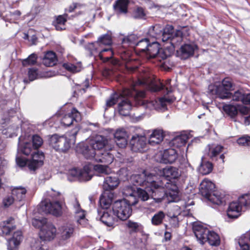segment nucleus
I'll return each instance as SVG.
<instances>
[{"label":"nucleus","mask_w":250,"mask_h":250,"mask_svg":"<svg viewBox=\"0 0 250 250\" xmlns=\"http://www.w3.org/2000/svg\"><path fill=\"white\" fill-rule=\"evenodd\" d=\"M114 138L117 146L121 148H125L127 145L128 134L124 128L117 129L115 132Z\"/></svg>","instance_id":"nucleus-20"},{"label":"nucleus","mask_w":250,"mask_h":250,"mask_svg":"<svg viewBox=\"0 0 250 250\" xmlns=\"http://www.w3.org/2000/svg\"><path fill=\"white\" fill-rule=\"evenodd\" d=\"M156 182H153L152 186H149L151 191V196L156 202H161L166 197V187H161L160 186V181L157 177Z\"/></svg>","instance_id":"nucleus-15"},{"label":"nucleus","mask_w":250,"mask_h":250,"mask_svg":"<svg viewBox=\"0 0 250 250\" xmlns=\"http://www.w3.org/2000/svg\"><path fill=\"white\" fill-rule=\"evenodd\" d=\"M22 236L21 231H15L12 237L8 241V250H18L22 241Z\"/></svg>","instance_id":"nucleus-25"},{"label":"nucleus","mask_w":250,"mask_h":250,"mask_svg":"<svg viewBox=\"0 0 250 250\" xmlns=\"http://www.w3.org/2000/svg\"><path fill=\"white\" fill-rule=\"evenodd\" d=\"M177 158L178 154L176 150L173 148H169L159 152L157 154L156 160L160 163H172Z\"/></svg>","instance_id":"nucleus-14"},{"label":"nucleus","mask_w":250,"mask_h":250,"mask_svg":"<svg viewBox=\"0 0 250 250\" xmlns=\"http://www.w3.org/2000/svg\"><path fill=\"white\" fill-rule=\"evenodd\" d=\"M60 138L61 136H59L57 134L53 135L49 137V139L48 140L49 144L55 150L59 144V141H60Z\"/></svg>","instance_id":"nucleus-62"},{"label":"nucleus","mask_w":250,"mask_h":250,"mask_svg":"<svg viewBox=\"0 0 250 250\" xmlns=\"http://www.w3.org/2000/svg\"><path fill=\"white\" fill-rule=\"evenodd\" d=\"M28 79H24L23 82L25 83H28L38 78L37 70L34 68H30L28 72Z\"/></svg>","instance_id":"nucleus-61"},{"label":"nucleus","mask_w":250,"mask_h":250,"mask_svg":"<svg viewBox=\"0 0 250 250\" xmlns=\"http://www.w3.org/2000/svg\"><path fill=\"white\" fill-rule=\"evenodd\" d=\"M74 229V225L70 223H66L61 226L59 229V233L61 239L66 240L71 237Z\"/></svg>","instance_id":"nucleus-22"},{"label":"nucleus","mask_w":250,"mask_h":250,"mask_svg":"<svg viewBox=\"0 0 250 250\" xmlns=\"http://www.w3.org/2000/svg\"><path fill=\"white\" fill-rule=\"evenodd\" d=\"M101 216V221L107 226H112L115 221V218L112 215L111 210L107 209L104 210Z\"/></svg>","instance_id":"nucleus-38"},{"label":"nucleus","mask_w":250,"mask_h":250,"mask_svg":"<svg viewBox=\"0 0 250 250\" xmlns=\"http://www.w3.org/2000/svg\"><path fill=\"white\" fill-rule=\"evenodd\" d=\"M93 158L96 162L104 163L106 165L110 164L114 160L113 155L108 151H100Z\"/></svg>","instance_id":"nucleus-28"},{"label":"nucleus","mask_w":250,"mask_h":250,"mask_svg":"<svg viewBox=\"0 0 250 250\" xmlns=\"http://www.w3.org/2000/svg\"><path fill=\"white\" fill-rule=\"evenodd\" d=\"M169 55L167 50L160 48V45L157 42H153L149 44L143 57L147 59L156 58L158 61H161L166 59Z\"/></svg>","instance_id":"nucleus-8"},{"label":"nucleus","mask_w":250,"mask_h":250,"mask_svg":"<svg viewBox=\"0 0 250 250\" xmlns=\"http://www.w3.org/2000/svg\"><path fill=\"white\" fill-rule=\"evenodd\" d=\"M149 44L147 39L141 40L136 44L134 47L135 51L137 53L143 57L144 53L146 52Z\"/></svg>","instance_id":"nucleus-40"},{"label":"nucleus","mask_w":250,"mask_h":250,"mask_svg":"<svg viewBox=\"0 0 250 250\" xmlns=\"http://www.w3.org/2000/svg\"><path fill=\"white\" fill-rule=\"evenodd\" d=\"M164 137L163 130L155 129L150 134L148 143L150 145L155 146L160 144L163 140Z\"/></svg>","instance_id":"nucleus-34"},{"label":"nucleus","mask_w":250,"mask_h":250,"mask_svg":"<svg viewBox=\"0 0 250 250\" xmlns=\"http://www.w3.org/2000/svg\"><path fill=\"white\" fill-rule=\"evenodd\" d=\"M145 189H142L141 188H137V193L136 194L138 195V197L140 198L143 201H146L148 199L149 195H151L150 193H151V191L150 190V188L149 187L147 188V186H145Z\"/></svg>","instance_id":"nucleus-48"},{"label":"nucleus","mask_w":250,"mask_h":250,"mask_svg":"<svg viewBox=\"0 0 250 250\" xmlns=\"http://www.w3.org/2000/svg\"><path fill=\"white\" fill-rule=\"evenodd\" d=\"M92 168L91 165H85L82 169H80L79 180L81 182L90 180L93 176Z\"/></svg>","instance_id":"nucleus-36"},{"label":"nucleus","mask_w":250,"mask_h":250,"mask_svg":"<svg viewBox=\"0 0 250 250\" xmlns=\"http://www.w3.org/2000/svg\"><path fill=\"white\" fill-rule=\"evenodd\" d=\"M73 207L75 210V218L78 223L85 226L87 222V220L85 218V211L81 208L80 204L76 198L74 199Z\"/></svg>","instance_id":"nucleus-21"},{"label":"nucleus","mask_w":250,"mask_h":250,"mask_svg":"<svg viewBox=\"0 0 250 250\" xmlns=\"http://www.w3.org/2000/svg\"><path fill=\"white\" fill-rule=\"evenodd\" d=\"M79 130V128L76 126L70 132H67L64 136H61L59 144L56 150L65 152L74 144L76 141V136Z\"/></svg>","instance_id":"nucleus-7"},{"label":"nucleus","mask_w":250,"mask_h":250,"mask_svg":"<svg viewBox=\"0 0 250 250\" xmlns=\"http://www.w3.org/2000/svg\"><path fill=\"white\" fill-rule=\"evenodd\" d=\"M15 221L13 217H10L0 223V227L3 234L8 235L16 229Z\"/></svg>","instance_id":"nucleus-30"},{"label":"nucleus","mask_w":250,"mask_h":250,"mask_svg":"<svg viewBox=\"0 0 250 250\" xmlns=\"http://www.w3.org/2000/svg\"><path fill=\"white\" fill-rule=\"evenodd\" d=\"M37 56L35 54H32L27 59L23 60L22 64L24 66L33 65L36 62Z\"/></svg>","instance_id":"nucleus-64"},{"label":"nucleus","mask_w":250,"mask_h":250,"mask_svg":"<svg viewBox=\"0 0 250 250\" xmlns=\"http://www.w3.org/2000/svg\"><path fill=\"white\" fill-rule=\"evenodd\" d=\"M224 111L231 117H235L238 113L237 108L231 104H225L223 106Z\"/></svg>","instance_id":"nucleus-53"},{"label":"nucleus","mask_w":250,"mask_h":250,"mask_svg":"<svg viewBox=\"0 0 250 250\" xmlns=\"http://www.w3.org/2000/svg\"><path fill=\"white\" fill-rule=\"evenodd\" d=\"M206 239H207V242H208L211 246H217L220 243L219 236L213 231L209 230Z\"/></svg>","instance_id":"nucleus-46"},{"label":"nucleus","mask_w":250,"mask_h":250,"mask_svg":"<svg viewBox=\"0 0 250 250\" xmlns=\"http://www.w3.org/2000/svg\"><path fill=\"white\" fill-rule=\"evenodd\" d=\"M80 169L76 168H73L69 169L67 172L68 178L69 180L72 181L73 179L79 180Z\"/></svg>","instance_id":"nucleus-60"},{"label":"nucleus","mask_w":250,"mask_h":250,"mask_svg":"<svg viewBox=\"0 0 250 250\" xmlns=\"http://www.w3.org/2000/svg\"><path fill=\"white\" fill-rule=\"evenodd\" d=\"M32 144L34 149H36L42 145L43 140L39 135H34L32 137Z\"/></svg>","instance_id":"nucleus-63"},{"label":"nucleus","mask_w":250,"mask_h":250,"mask_svg":"<svg viewBox=\"0 0 250 250\" xmlns=\"http://www.w3.org/2000/svg\"><path fill=\"white\" fill-rule=\"evenodd\" d=\"M92 168L94 172L98 176L108 175L111 172V169L106 165H95Z\"/></svg>","instance_id":"nucleus-43"},{"label":"nucleus","mask_w":250,"mask_h":250,"mask_svg":"<svg viewBox=\"0 0 250 250\" xmlns=\"http://www.w3.org/2000/svg\"><path fill=\"white\" fill-rule=\"evenodd\" d=\"M165 217V213L162 211H159L152 217L151 223L153 225L155 226L159 225L162 223Z\"/></svg>","instance_id":"nucleus-52"},{"label":"nucleus","mask_w":250,"mask_h":250,"mask_svg":"<svg viewBox=\"0 0 250 250\" xmlns=\"http://www.w3.org/2000/svg\"><path fill=\"white\" fill-rule=\"evenodd\" d=\"M136 188L130 186H126L123 189V193L126 197L133 198L136 196L137 191Z\"/></svg>","instance_id":"nucleus-57"},{"label":"nucleus","mask_w":250,"mask_h":250,"mask_svg":"<svg viewBox=\"0 0 250 250\" xmlns=\"http://www.w3.org/2000/svg\"><path fill=\"white\" fill-rule=\"evenodd\" d=\"M197 46L193 44H186L181 47V51L182 55L185 57H188L193 54Z\"/></svg>","instance_id":"nucleus-45"},{"label":"nucleus","mask_w":250,"mask_h":250,"mask_svg":"<svg viewBox=\"0 0 250 250\" xmlns=\"http://www.w3.org/2000/svg\"><path fill=\"white\" fill-rule=\"evenodd\" d=\"M146 95L145 92L143 91H138L135 87L131 89L125 88L121 94L114 93L106 102V106L109 107L114 105L117 102L121 101L123 97L134 96L135 100L139 105H143L144 107L151 109H164L167 105L172 103V98L163 97L154 101H148L142 99Z\"/></svg>","instance_id":"nucleus-1"},{"label":"nucleus","mask_w":250,"mask_h":250,"mask_svg":"<svg viewBox=\"0 0 250 250\" xmlns=\"http://www.w3.org/2000/svg\"><path fill=\"white\" fill-rule=\"evenodd\" d=\"M232 101L241 102L243 104H250V93H244L242 90H237L232 95Z\"/></svg>","instance_id":"nucleus-32"},{"label":"nucleus","mask_w":250,"mask_h":250,"mask_svg":"<svg viewBox=\"0 0 250 250\" xmlns=\"http://www.w3.org/2000/svg\"><path fill=\"white\" fill-rule=\"evenodd\" d=\"M117 52L120 55L121 59L126 63H128L132 61V59L130 58V53L126 50V48H124L121 46H120L117 50Z\"/></svg>","instance_id":"nucleus-51"},{"label":"nucleus","mask_w":250,"mask_h":250,"mask_svg":"<svg viewBox=\"0 0 250 250\" xmlns=\"http://www.w3.org/2000/svg\"><path fill=\"white\" fill-rule=\"evenodd\" d=\"M128 0H117L114 4V8L118 14H125L127 12Z\"/></svg>","instance_id":"nucleus-37"},{"label":"nucleus","mask_w":250,"mask_h":250,"mask_svg":"<svg viewBox=\"0 0 250 250\" xmlns=\"http://www.w3.org/2000/svg\"><path fill=\"white\" fill-rule=\"evenodd\" d=\"M44 155L42 152L37 151L32 154V160L28 162V167L30 170H35L43 163Z\"/></svg>","instance_id":"nucleus-23"},{"label":"nucleus","mask_w":250,"mask_h":250,"mask_svg":"<svg viewBox=\"0 0 250 250\" xmlns=\"http://www.w3.org/2000/svg\"><path fill=\"white\" fill-rule=\"evenodd\" d=\"M65 15L59 16L53 22V25L57 30H62L65 29V23L66 21Z\"/></svg>","instance_id":"nucleus-50"},{"label":"nucleus","mask_w":250,"mask_h":250,"mask_svg":"<svg viewBox=\"0 0 250 250\" xmlns=\"http://www.w3.org/2000/svg\"><path fill=\"white\" fill-rule=\"evenodd\" d=\"M193 230L197 241L201 244L207 242L206 239L208 237L209 230L203 225L198 223L195 224L193 226Z\"/></svg>","instance_id":"nucleus-16"},{"label":"nucleus","mask_w":250,"mask_h":250,"mask_svg":"<svg viewBox=\"0 0 250 250\" xmlns=\"http://www.w3.org/2000/svg\"><path fill=\"white\" fill-rule=\"evenodd\" d=\"M131 106L130 101L126 97H123L118 104L119 113L123 116L128 115Z\"/></svg>","instance_id":"nucleus-31"},{"label":"nucleus","mask_w":250,"mask_h":250,"mask_svg":"<svg viewBox=\"0 0 250 250\" xmlns=\"http://www.w3.org/2000/svg\"><path fill=\"white\" fill-rule=\"evenodd\" d=\"M63 66L68 71L75 73L81 71L82 66L80 63H78L76 65L71 63H65L63 64Z\"/></svg>","instance_id":"nucleus-56"},{"label":"nucleus","mask_w":250,"mask_h":250,"mask_svg":"<svg viewBox=\"0 0 250 250\" xmlns=\"http://www.w3.org/2000/svg\"><path fill=\"white\" fill-rule=\"evenodd\" d=\"M239 205L246 208H250V194H247L240 197L238 200Z\"/></svg>","instance_id":"nucleus-54"},{"label":"nucleus","mask_w":250,"mask_h":250,"mask_svg":"<svg viewBox=\"0 0 250 250\" xmlns=\"http://www.w3.org/2000/svg\"><path fill=\"white\" fill-rule=\"evenodd\" d=\"M112 39L110 35L105 34L100 36L97 42L89 43L87 45L88 48L90 50L91 53L99 52V56L104 62H108L113 56V51L110 48L101 50L103 45H110L112 44Z\"/></svg>","instance_id":"nucleus-3"},{"label":"nucleus","mask_w":250,"mask_h":250,"mask_svg":"<svg viewBox=\"0 0 250 250\" xmlns=\"http://www.w3.org/2000/svg\"><path fill=\"white\" fill-rule=\"evenodd\" d=\"M56 54L52 51L47 52L44 55L42 63L46 66H52L57 62Z\"/></svg>","instance_id":"nucleus-39"},{"label":"nucleus","mask_w":250,"mask_h":250,"mask_svg":"<svg viewBox=\"0 0 250 250\" xmlns=\"http://www.w3.org/2000/svg\"><path fill=\"white\" fill-rule=\"evenodd\" d=\"M33 146H32L31 143H26L23 146L19 147V151L25 155H28L31 153Z\"/></svg>","instance_id":"nucleus-59"},{"label":"nucleus","mask_w":250,"mask_h":250,"mask_svg":"<svg viewBox=\"0 0 250 250\" xmlns=\"http://www.w3.org/2000/svg\"><path fill=\"white\" fill-rule=\"evenodd\" d=\"M215 188V185L210 180L205 179L200 186V192L206 198L211 193Z\"/></svg>","instance_id":"nucleus-26"},{"label":"nucleus","mask_w":250,"mask_h":250,"mask_svg":"<svg viewBox=\"0 0 250 250\" xmlns=\"http://www.w3.org/2000/svg\"><path fill=\"white\" fill-rule=\"evenodd\" d=\"M180 213V208L178 206L173 207L171 210L168 212L167 215L169 218V221L171 227L176 228L179 226L178 216Z\"/></svg>","instance_id":"nucleus-29"},{"label":"nucleus","mask_w":250,"mask_h":250,"mask_svg":"<svg viewBox=\"0 0 250 250\" xmlns=\"http://www.w3.org/2000/svg\"><path fill=\"white\" fill-rule=\"evenodd\" d=\"M162 40L164 42L169 41L170 44L175 48L183 41L182 33L180 30L174 31L172 26L167 25L164 29Z\"/></svg>","instance_id":"nucleus-6"},{"label":"nucleus","mask_w":250,"mask_h":250,"mask_svg":"<svg viewBox=\"0 0 250 250\" xmlns=\"http://www.w3.org/2000/svg\"><path fill=\"white\" fill-rule=\"evenodd\" d=\"M137 37L134 34L130 35L122 40V45L124 48H127L129 46L134 47L137 43Z\"/></svg>","instance_id":"nucleus-44"},{"label":"nucleus","mask_w":250,"mask_h":250,"mask_svg":"<svg viewBox=\"0 0 250 250\" xmlns=\"http://www.w3.org/2000/svg\"><path fill=\"white\" fill-rule=\"evenodd\" d=\"M81 120L80 113L75 108L72 109L71 111L64 115L62 120L61 124L64 126H69L72 125L74 122H78Z\"/></svg>","instance_id":"nucleus-17"},{"label":"nucleus","mask_w":250,"mask_h":250,"mask_svg":"<svg viewBox=\"0 0 250 250\" xmlns=\"http://www.w3.org/2000/svg\"><path fill=\"white\" fill-rule=\"evenodd\" d=\"M125 225L130 232H136L139 231L141 225L137 222L130 220L128 221Z\"/></svg>","instance_id":"nucleus-58"},{"label":"nucleus","mask_w":250,"mask_h":250,"mask_svg":"<svg viewBox=\"0 0 250 250\" xmlns=\"http://www.w3.org/2000/svg\"><path fill=\"white\" fill-rule=\"evenodd\" d=\"M114 198V194L111 191H105L99 200L100 206L103 209H108Z\"/></svg>","instance_id":"nucleus-27"},{"label":"nucleus","mask_w":250,"mask_h":250,"mask_svg":"<svg viewBox=\"0 0 250 250\" xmlns=\"http://www.w3.org/2000/svg\"><path fill=\"white\" fill-rule=\"evenodd\" d=\"M32 250H47V247L43 241L35 240L31 245Z\"/></svg>","instance_id":"nucleus-55"},{"label":"nucleus","mask_w":250,"mask_h":250,"mask_svg":"<svg viewBox=\"0 0 250 250\" xmlns=\"http://www.w3.org/2000/svg\"><path fill=\"white\" fill-rule=\"evenodd\" d=\"M131 149L134 152H144L147 150V140L144 134H135L129 142Z\"/></svg>","instance_id":"nucleus-11"},{"label":"nucleus","mask_w":250,"mask_h":250,"mask_svg":"<svg viewBox=\"0 0 250 250\" xmlns=\"http://www.w3.org/2000/svg\"><path fill=\"white\" fill-rule=\"evenodd\" d=\"M208 155L212 159L215 158L224 149L223 146L216 144L208 145Z\"/></svg>","instance_id":"nucleus-42"},{"label":"nucleus","mask_w":250,"mask_h":250,"mask_svg":"<svg viewBox=\"0 0 250 250\" xmlns=\"http://www.w3.org/2000/svg\"><path fill=\"white\" fill-rule=\"evenodd\" d=\"M163 184L160 185L161 187H166V198L168 202H175L178 196V191L177 186L172 184L169 180L164 178L162 180Z\"/></svg>","instance_id":"nucleus-13"},{"label":"nucleus","mask_w":250,"mask_h":250,"mask_svg":"<svg viewBox=\"0 0 250 250\" xmlns=\"http://www.w3.org/2000/svg\"><path fill=\"white\" fill-rule=\"evenodd\" d=\"M188 139V136L186 134H181L175 137L171 140V144L177 147H180L184 146L187 140Z\"/></svg>","instance_id":"nucleus-41"},{"label":"nucleus","mask_w":250,"mask_h":250,"mask_svg":"<svg viewBox=\"0 0 250 250\" xmlns=\"http://www.w3.org/2000/svg\"><path fill=\"white\" fill-rule=\"evenodd\" d=\"M39 212L45 214L50 213L56 216H61L62 214V207L58 201L51 202L47 200L42 201L39 208Z\"/></svg>","instance_id":"nucleus-10"},{"label":"nucleus","mask_w":250,"mask_h":250,"mask_svg":"<svg viewBox=\"0 0 250 250\" xmlns=\"http://www.w3.org/2000/svg\"><path fill=\"white\" fill-rule=\"evenodd\" d=\"M206 198L213 204L217 205H223L225 203L224 195L218 191L214 190Z\"/></svg>","instance_id":"nucleus-35"},{"label":"nucleus","mask_w":250,"mask_h":250,"mask_svg":"<svg viewBox=\"0 0 250 250\" xmlns=\"http://www.w3.org/2000/svg\"><path fill=\"white\" fill-rule=\"evenodd\" d=\"M129 199H123L114 202L113 205L112 210L115 215L122 220H126L131 215L132 208L131 204H135Z\"/></svg>","instance_id":"nucleus-5"},{"label":"nucleus","mask_w":250,"mask_h":250,"mask_svg":"<svg viewBox=\"0 0 250 250\" xmlns=\"http://www.w3.org/2000/svg\"><path fill=\"white\" fill-rule=\"evenodd\" d=\"M157 176L151 173L144 171L141 174H134L130 177V182L135 186H152L153 182H156Z\"/></svg>","instance_id":"nucleus-9"},{"label":"nucleus","mask_w":250,"mask_h":250,"mask_svg":"<svg viewBox=\"0 0 250 250\" xmlns=\"http://www.w3.org/2000/svg\"><path fill=\"white\" fill-rule=\"evenodd\" d=\"M119 184L118 178L116 176L106 177L103 184V188L105 191H110L116 188Z\"/></svg>","instance_id":"nucleus-33"},{"label":"nucleus","mask_w":250,"mask_h":250,"mask_svg":"<svg viewBox=\"0 0 250 250\" xmlns=\"http://www.w3.org/2000/svg\"><path fill=\"white\" fill-rule=\"evenodd\" d=\"M108 140L102 135H96L89 140L88 145L80 144L77 147V151L82 153L87 159H92L96 155V151H101L104 148H108Z\"/></svg>","instance_id":"nucleus-2"},{"label":"nucleus","mask_w":250,"mask_h":250,"mask_svg":"<svg viewBox=\"0 0 250 250\" xmlns=\"http://www.w3.org/2000/svg\"><path fill=\"white\" fill-rule=\"evenodd\" d=\"M56 231V229L53 224L47 222L41 229L40 237L44 240L49 241L55 237Z\"/></svg>","instance_id":"nucleus-19"},{"label":"nucleus","mask_w":250,"mask_h":250,"mask_svg":"<svg viewBox=\"0 0 250 250\" xmlns=\"http://www.w3.org/2000/svg\"><path fill=\"white\" fill-rule=\"evenodd\" d=\"M170 82L171 80H167L166 81L165 84L161 82L158 84H156L151 80H147L146 78H144L143 81L139 80L137 84L139 85L145 84L147 88L153 91H157L162 89H166L167 92L168 94L172 90Z\"/></svg>","instance_id":"nucleus-12"},{"label":"nucleus","mask_w":250,"mask_h":250,"mask_svg":"<svg viewBox=\"0 0 250 250\" xmlns=\"http://www.w3.org/2000/svg\"><path fill=\"white\" fill-rule=\"evenodd\" d=\"M212 168L213 166L211 163L202 160L198 168V171L203 175H207L211 172Z\"/></svg>","instance_id":"nucleus-47"},{"label":"nucleus","mask_w":250,"mask_h":250,"mask_svg":"<svg viewBox=\"0 0 250 250\" xmlns=\"http://www.w3.org/2000/svg\"><path fill=\"white\" fill-rule=\"evenodd\" d=\"M159 175L160 178H158V180L160 181V185H162L163 184V182H162V180L164 178L170 181L169 179V178L176 179L178 178L180 174L176 167H167L160 170ZM170 182L171 183V182Z\"/></svg>","instance_id":"nucleus-18"},{"label":"nucleus","mask_w":250,"mask_h":250,"mask_svg":"<svg viewBox=\"0 0 250 250\" xmlns=\"http://www.w3.org/2000/svg\"><path fill=\"white\" fill-rule=\"evenodd\" d=\"M232 84L229 79H224L221 83L216 82L208 85V92L221 99H232Z\"/></svg>","instance_id":"nucleus-4"},{"label":"nucleus","mask_w":250,"mask_h":250,"mask_svg":"<svg viewBox=\"0 0 250 250\" xmlns=\"http://www.w3.org/2000/svg\"><path fill=\"white\" fill-rule=\"evenodd\" d=\"M242 210V206L237 201L232 202L229 204L227 209V216L230 219H236L240 215Z\"/></svg>","instance_id":"nucleus-24"},{"label":"nucleus","mask_w":250,"mask_h":250,"mask_svg":"<svg viewBox=\"0 0 250 250\" xmlns=\"http://www.w3.org/2000/svg\"><path fill=\"white\" fill-rule=\"evenodd\" d=\"M26 190L22 187H16L12 190V194L16 198V200L21 201L24 198Z\"/></svg>","instance_id":"nucleus-49"}]
</instances>
